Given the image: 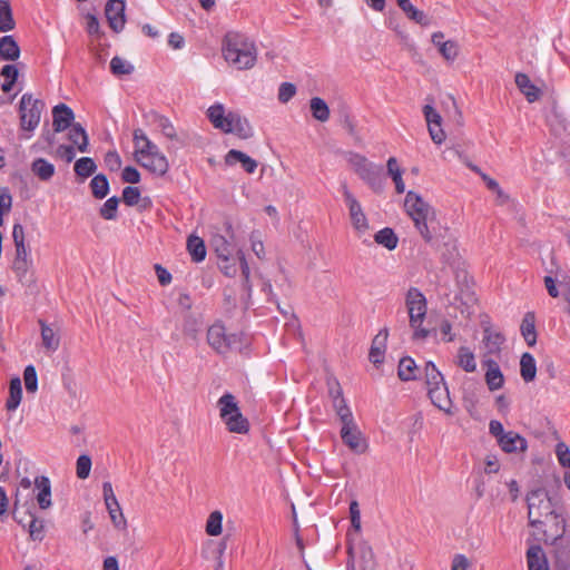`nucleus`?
<instances>
[{
  "instance_id": "f257e3e1",
  "label": "nucleus",
  "mask_w": 570,
  "mask_h": 570,
  "mask_svg": "<svg viewBox=\"0 0 570 570\" xmlns=\"http://www.w3.org/2000/svg\"><path fill=\"white\" fill-rule=\"evenodd\" d=\"M223 55L225 60L238 70L252 68L257 58L254 42L245 35L233 31L227 32L224 38Z\"/></svg>"
},
{
  "instance_id": "f03ea898",
  "label": "nucleus",
  "mask_w": 570,
  "mask_h": 570,
  "mask_svg": "<svg viewBox=\"0 0 570 570\" xmlns=\"http://www.w3.org/2000/svg\"><path fill=\"white\" fill-rule=\"evenodd\" d=\"M207 117L212 125L225 134H235L242 139L253 137V128L249 121L237 111L225 112V107L217 102L207 110Z\"/></svg>"
},
{
  "instance_id": "7ed1b4c3",
  "label": "nucleus",
  "mask_w": 570,
  "mask_h": 570,
  "mask_svg": "<svg viewBox=\"0 0 570 570\" xmlns=\"http://www.w3.org/2000/svg\"><path fill=\"white\" fill-rule=\"evenodd\" d=\"M404 208L406 214L411 217L415 228L426 243L433 240V236L429 229L428 222L434 219V208L425 202L421 195L413 190H409L405 200Z\"/></svg>"
},
{
  "instance_id": "20e7f679",
  "label": "nucleus",
  "mask_w": 570,
  "mask_h": 570,
  "mask_svg": "<svg viewBox=\"0 0 570 570\" xmlns=\"http://www.w3.org/2000/svg\"><path fill=\"white\" fill-rule=\"evenodd\" d=\"M529 524L533 528L548 525V517L559 510L557 500L549 497L546 489L539 488L527 494Z\"/></svg>"
},
{
  "instance_id": "39448f33",
  "label": "nucleus",
  "mask_w": 570,
  "mask_h": 570,
  "mask_svg": "<svg viewBox=\"0 0 570 570\" xmlns=\"http://www.w3.org/2000/svg\"><path fill=\"white\" fill-rule=\"evenodd\" d=\"M345 158L357 176L365 181L374 193L381 194L384 190L385 178L381 165L371 163L365 156L354 151H346Z\"/></svg>"
},
{
  "instance_id": "423d86ee",
  "label": "nucleus",
  "mask_w": 570,
  "mask_h": 570,
  "mask_svg": "<svg viewBox=\"0 0 570 570\" xmlns=\"http://www.w3.org/2000/svg\"><path fill=\"white\" fill-rule=\"evenodd\" d=\"M405 305L410 317V326L414 330L413 340H424L430 331L422 327L426 315V299L422 292L416 287H411L405 296Z\"/></svg>"
},
{
  "instance_id": "0eeeda50",
  "label": "nucleus",
  "mask_w": 570,
  "mask_h": 570,
  "mask_svg": "<svg viewBox=\"0 0 570 570\" xmlns=\"http://www.w3.org/2000/svg\"><path fill=\"white\" fill-rule=\"evenodd\" d=\"M46 105L31 94H23L19 102L20 127L26 131H33L41 119Z\"/></svg>"
},
{
  "instance_id": "6e6552de",
  "label": "nucleus",
  "mask_w": 570,
  "mask_h": 570,
  "mask_svg": "<svg viewBox=\"0 0 570 570\" xmlns=\"http://www.w3.org/2000/svg\"><path fill=\"white\" fill-rule=\"evenodd\" d=\"M224 227L226 235H214L212 238V247L214 248L217 257L223 263H228L235 250L234 244L232 242L234 238V232L232 223L228 220L224 223Z\"/></svg>"
},
{
  "instance_id": "1a4fd4ad",
  "label": "nucleus",
  "mask_w": 570,
  "mask_h": 570,
  "mask_svg": "<svg viewBox=\"0 0 570 570\" xmlns=\"http://www.w3.org/2000/svg\"><path fill=\"white\" fill-rule=\"evenodd\" d=\"M544 521L548 522V525H541L540 528H535L537 530L542 531L544 542L548 544L550 541L563 540V537H566L567 522L562 511H556Z\"/></svg>"
},
{
  "instance_id": "9d476101",
  "label": "nucleus",
  "mask_w": 570,
  "mask_h": 570,
  "mask_svg": "<svg viewBox=\"0 0 570 570\" xmlns=\"http://www.w3.org/2000/svg\"><path fill=\"white\" fill-rule=\"evenodd\" d=\"M343 196L348 207L350 218L353 227L358 233H365L368 229L367 218L362 209L360 202L353 196L346 185H343Z\"/></svg>"
},
{
  "instance_id": "9b49d317",
  "label": "nucleus",
  "mask_w": 570,
  "mask_h": 570,
  "mask_svg": "<svg viewBox=\"0 0 570 570\" xmlns=\"http://www.w3.org/2000/svg\"><path fill=\"white\" fill-rule=\"evenodd\" d=\"M125 0H108L106 3L105 14L109 27L115 32H120L125 27Z\"/></svg>"
},
{
  "instance_id": "f8f14e48",
  "label": "nucleus",
  "mask_w": 570,
  "mask_h": 570,
  "mask_svg": "<svg viewBox=\"0 0 570 570\" xmlns=\"http://www.w3.org/2000/svg\"><path fill=\"white\" fill-rule=\"evenodd\" d=\"M341 439L343 443L355 453H364L367 449L366 441L362 436V433L357 429L355 422L350 425L342 426Z\"/></svg>"
},
{
  "instance_id": "ddd939ff",
  "label": "nucleus",
  "mask_w": 570,
  "mask_h": 570,
  "mask_svg": "<svg viewBox=\"0 0 570 570\" xmlns=\"http://www.w3.org/2000/svg\"><path fill=\"white\" fill-rule=\"evenodd\" d=\"M428 396L432 404L439 410L445 412L449 415L453 414L452 400L450 397L449 389L445 382L440 385H434L428 389Z\"/></svg>"
},
{
  "instance_id": "4468645a",
  "label": "nucleus",
  "mask_w": 570,
  "mask_h": 570,
  "mask_svg": "<svg viewBox=\"0 0 570 570\" xmlns=\"http://www.w3.org/2000/svg\"><path fill=\"white\" fill-rule=\"evenodd\" d=\"M53 132H62L75 124V112L66 104H58L52 108Z\"/></svg>"
},
{
  "instance_id": "2eb2a0df",
  "label": "nucleus",
  "mask_w": 570,
  "mask_h": 570,
  "mask_svg": "<svg viewBox=\"0 0 570 570\" xmlns=\"http://www.w3.org/2000/svg\"><path fill=\"white\" fill-rule=\"evenodd\" d=\"M548 544L553 547L556 564L559 570L570 568V535L563 537V540L550 541Z\"/></svg>"
},
{
  "instance_id": "dca6fc26",
  "label": "nucleus",
  "mask_w": 570,
  "mask_h": 570,
  "mask_svg": "<svg viewBox=\"0 0 570 570\" xmlns=\"http://www.w3.org/2000/svg\"><path fill=\"white\" fill-rule=\"evenodd\" d=\"M498 444L505 453L525 452L528 449L527 440L514 431H508L500 438Z\"/></svg>"
},
{
  "instance_id": "f3484780",
  "label": "nucleus",
  "mask_w": 570,
  "mask_h": 570,
  "mask_svg": "<svg viewBox=\"0 0 570 570\" xmlns=\"http://www.w3.org/2000/svg\"><path fill=\"white\" fill-rule=\"evenodd\" d=\"M389 336V330L382 328L377 335L373 338L372 345L368 353L370 361L377 366L383 363V356L386 350V341Z\"/></svg>"
},
{
  "instance_id": "a211bd4d",
  "label": "nucleus",
  "mask_w": 570,
  "mask_h": 570,
  "mask_svg": "<svg viewBox=\"0 0 570 570\" xmlns=\"http://www.w3.org/2000/svg\"><path fill=\"white\" fill-rule=\"evenodd\" d=\"M518 89L524 95L529 102H534L541 97V89L537 87L527 73L517 72L514 77Z\"/></svg>"
},
{
  "instance_id": "6ab92c4d",
  "label": "nucleus",
  "mask_w": 570,
  "mask_h": 570,
  "mask_svg": "<svg viewBox=\"0 0 570 570\" xmlns=\"http://www.w3.org/2000/svg\"><path fill=\"white\" fill-rule=\"evenodd\" d=\"M207 342L216 352L226 353V330L222 323H215L208 328Z\"/></svg>"
},
{
  "instance_id": "aec40b11",
  "label": "nucleus",
  "mask_w": 570,
  "mask_h": 570,
  "mask_svg": "<svg viewBox=\"0 0 570 570\" xmlns=\"http://www.w3.org/2000/svg\"><path fill=\"white\" fill-rule=\"evenodd\" d=\"M483 364L487 366L484 379L489 390L501 389L504 384V377L498 363L493 360H485Z\"/></svg>"
},
{
  "instance_id": "412c9836",
  "label": "nucleus",
  "mask_w": 570,
  "mask_h": 570,
  "mask_svg": "<svg viewBox=\"0 0 570 570\" xmlns=\"http://www.w3.org/2000/svg\"><path fill=\"white\" fill-rule=\"evenodd\" d=\"M12 239L14 244V258H31V249L26 244L24 228L16 223L12 227Z\"/></svg>"
},
{
  "instance_id": "4be33fe9",
  "label": "nucleus",
  "mask_w": 570,
  "mask_h": 570,
  "mask_svg": "<svg viewBox=\"0 0 570 570\" xmlns=\"http://www.w3.org/2000/svg\"><path fill=\"white\" fill-rule=\"evenodd\" d=\"M225 163L228 166H233L236 163H240L243 169L247 174H253L257 168V161L255 159L250 158L248 155L237 149H230L226 154Z\"/></svg>"
},
{
  "instance_id": "5701e85b",
  "label": "nucleus",
  "mask_w": 570,
  "mask_h": 570,
  "mask_svg": "<svg viewBox=\"0 0 570 570\" xmlns=\"http://www.w3.org/2000/svg\"><path fill=\"white\" fill-rule=\"evenodd\" d=\"M68 139L79 151H88L89 138L81 124L75 122L69 127Z\"/></svg>"
},
{
  "instance_id": "b1692460",
  "label": "nucleus",
  "mask_w": 570,
  "mask_h": 570,
  "mask_svg": "<svg viewBox=\"0 0 570 570\" xmlns=\"http://www.w3.org/2000/svg\"><path fill=\"white\" fill-rule=\"evenodd\" d=\"M139 164L149 171H151L153 174L158 176H164L169 168L167 158L160 151L155 154L154 156L145 158L144 161L140 160Z\"/></svg>"
},
{
  "instance_id": "393cba45",
  "label": "nucleus",
  "mask_w": 570,
  "mask_h": 570,
  "mask_svg": "<svg viewBox=\"0 0 570 570\" xmlns=\"http://www.w3.org/2000/svg\"><path fill=\"white\" fill-rule=\"evenodd\" d=\"M230 433L246 434L249 431V422L242 414L240 410L222 419Z\"/></svg>"
},
{
  "instance_id": "a878e982",
  "label": "nucleus",
  "mask_w": 570,
  "mask_h": 570,
  "mask_svg": "<svg viewBox=\"0 0 570 570\" xmlns=\"http://www.w3.org/2000/svg\"><path fill=\"white\" fill-rule=\"evenodd\" d=\"M36 488L39 490L37 501L40 509H48L51 507V485L50 480L45 476H38L35 481Z\"/></svg>"
},
{
  "instance_id": "bb28decb",
  "label": "nucleus",
  "mask_w": 570,
  "mask_h": 570,
  "mask_svg": "<svg viewBox=\"0 0 570 570\" xmlns=\"http://www.w3.org/2000/svg\"><path fill=\"white\" fill-rule=\"evenodd\" d=\"M397 376L401 381H414L419 379V367L411 356H404L400 360L397 366Z\"/></svg>"
},
{
  "instance_id": "cd10ccee",
  "label": "nucleus",
  "mask_w": 570,
  "mask_h": 570,
  "mask_svg": "<svg viewBox=\"0 0 570 570\" xmlns=\"http://www.w3.org/2000/svg\"><path fill=\"white\" fill-rule=\"evenodd\" d=\"M0 57L8 61H16L20 57V47L12 36L0 38Z\"/></svg>"
},
{
  "instance_id": "c85d7f7f",
  "label": "nucleus",
  "mask_w": 570,
  "mask_h": 570,
  "mask_svg": "<svg viewBox=\"0 0 570 570\" xmlns=\"http://www.w3.org/2000/svg\"><path fill=\"white\" fill-rule=\"evenodd\" d=\"M521 334L529 346H533L537 343V331H535V315L533 312H528L523 316L521 326Z\"/></svg>"
},
{
  "instance_id": "c756f323",
  "label": "nucleus",
  "mask_w": 570,
  "mask_h": 570,
  "mask_svg": "<svg viewBox=\"0 0 570 570\" xmlns=\"http://www.w3.org/2000/svg\"><path fill=\"white\" fill-rule=\"evenodd\" d=\"M529 570H548V562L540 546H532L527 551Z\"/></svg>"
},
{
  "instance_id": "7c9ffc66",
  "label": "nucleus",
  "mask_w": 570,
  "mask_h": 570,
  "mask_svg": "<svg viewBox=\"0 0 570 570\" xmlns=\"http://www.w3.org/2000/svg\"><path fill=\"white\" fill-rule=\"evenodd\" d=\"M520 375L525 383L534 381L537 375V364L532 354L525 352L520 358Z\"/></svg>"
},
{
  "instance_id": "2f4dec72",
  "label": "nucleus",
  "mask_w": 570,
  "mask_h": 570,
  "mask_svg": "<svg viewBox=\"0 0 570 570\" xmlns=\"http://www.w3.org/2000/svg\"><path fill=\"white\" fill-rule=\"evenodd\" d=\"M31 171L43 181H48L55 175V166L45 158H36L31 164Z\"/></svg>"
},
{
  "instance_id": "473e14b6",
  "label": "nucleus",
  "mask_w": 570,
  "mask_h": 570,
  "mask_svg": "<svg viewBox=\"0 0 570 570\" xmlns=\"http://www.w3.org/2000/svg\"><path fill=\"white\" fill-rule=\"evenodd\" d=\"M21 397H22L21 381L17 376V377L11 379V381H10L9 397L7 399V402H6L7 410L14 411L20 404Z\"/></svg>"
},
{
  "instance_id": "72a5a7b5",
  "label": "nucleus",
  "mask_w": 570,
  "mask_h": 570,
  "mask_svg": "<svg viewBox=\"0 0 570 570\" xmlns=\"http://www.w3.org/2000/svg\"><path fill=\"white\" fill-rule=\"evenodd\" d=\"M455 364L459 367H461L462 370H464L465 372H469V373L474 372L475 368H476V363H475L474 354L466 346H461L458 350V355H456Z\"/></svg>"
},
{
  "instance_id": "f704fd0d",
  "label": "nucleus",
  "mask_w": 570,
  "mask_h": 570,
  "mask_svg": "<svg viewBox=\"0 0 570 570\" xmlns=\"http://www.w3.org/2000/svg\"><path fill=\"white\" fill-rule=\"evenodd\" d=\"M187 249L191 259L196 263L203 262L206 257V246L204 240L195 235H190L187 239Z\"/></svg>"
},
{
  "instance_id": "c9c22d12",
  "label": "nucleus",
  "mask_w": 570,
  "mask_h": 570,
  "mask_svg": "<svg viewBox=\"0 0 570 570\" xmlns=\"http://www.w3.org/2000/svg\"><path fill=\"white\" fill-rule=\"evenodd\" d=\"M483 342L489 353H498L504 342V336L500 332L492 331L490 326H485Z\"/></svg>"
},
{
  "instance_id": "e433bc0d",
  "label": "nucleus",
  "mask_w": 570,
  "mask_h": 570,
  "mask_svg": "<svg viewBox=\"0 0 570 570\" xmlns=\"http://www.w3.org/2000/svg\"><path fill=\"white\" fill-rule=\"evenodd\" d=\"M39 324L41 327L42 345L48 351H57L60 343L59 337L56 335L55 331L49 325H47L42 320H39Z\"/></svg>"
},
{
  "instance_id": "4c0bfd02",
  "label": "nucleus",
  "mask_w": 570,
  "mask_h": 570,
  "mask_svg": "<svg viewBox=\"0 0 570 570\" xmlns=\"http://www.w3.org/2000/svg\"><path fill=\"white\" fill-rule=\"evenodd\" d=\"M217 407L219 409L220 419L239 411L236 397L232 393H225L220 396L217 401Z\"/></svg>"
},
{
  "instance_id": "58836bf2",
  "label": "nucleus",
  "mask_w": 570,
  "mask_h": 570,
  "mask_svg": "<svg viewBox=\"0 0 570 570\" xmlns=\"http://www.w3.org/2000/svg\"><path fill=\"white\" fill-rule=\"evenodd\" d=\"M374 240L379 244L387 248L389 250H393L396 248L399 238L394 230L390 227H385L379 230L374 235Z\"/></svg>"
},
{
  "instance_id": "ea45409f",
  "label": "nucleus",
  "mask_w": 570,
  "mask_h": 570,
  "mask_svg": "<svg viewBox=\"0 0 570 570\" xmlns=\"http://www.w3.org/2000/svg\"><path fill=\"white\" fill-rule=\"evenodd\" d=\"M14 26L10 3L7 0H0V32H8L14 29Z\"/></svg>"
},
{
  "instance_id": "a19ab883",
  "label": "nucleus",
  "mask_w": 570,
  "mask_h": 570,
  "mask_svg": "<svg viewBox=\"0 0 570 570\" xmlns=\"http://www.w3.org/2000/svg\"><path fill=\"white\" fill-rule=\"evenodd\" d=\"M92 196L97 199L105 198L109 193V181L104 174L96 175L90 181Z\"/></svg>"
},
{
  "instance_id": "79ce46f5",
  "label": "nucleus",
  "mask_w": 570,
  "mask_h": 570,
  "mask_svg": "<svg viewBox=\"0 0 570 570\" xmlns=\"http://www.w3.org/2000/svg\"><path fill=\"white\" fill-rule=\"evenodd\" d=\"M313 117L318 121H326L330 118V108L324 99L314 97L309 101Z\"/></svg>"
},
{
  "instance_id": "37998d69",
  "label": "nucleus",
  "mask_w": 570,
  "mask_h": 570,
  "mask_svg": "<svg viewBox=\"0 0 570 570\" xmlns=\"http://www.w3.org/2000/svg\"><path fill=\"white\" fill-rule=\"evenodd\" d=\"M425 384L429 387L440 385L445 382L443 374L438 370L432 361H428L424 366Z\"/></svg>"
},
{
  "instance_id": "c03bdc74",
  "label": "nucleus",
  "mask_w": 570,
  "mask_h": 570,
  "mask_svg": "<svg viewBox=\"0 0 570 570\" xmlns=\"http://www.w3.org/2000/svg\"><path fill=\"white\" fill-rule=\"evenodd\" d=\"M32 266L31 258H13L12 271L20 283L28 282V273Z\"/></svg>"
},
{
  "instance_id": "a18cd8bd",
  "label": "nucleus",
  "mask_w": 570,
  "mask_h": 570,
  "mask_svg": "<svg viewBox=\"0 0 570 570\" xmlns=\"http://www.w3.org/2000/svg\"><path fill=\"white\" fill-rule=\"evenodd\" d=\"M405 16L421 26H429L431 23L430 18L421 10L416 9L410 0L403 7H400Z\"/></svg>"
},
{
  "instance_id": "49530a36",
  "label": "nucleus",
  "mask_w": 570,
  "mask_h": 570,
  "mask_svg": "<svg viewBox=\"0 0 570 570\" xmlns=\"http://www.w3.org/2000/svg\"><path fill=\"white\" fill-rule=\"evenodd\" d=\"M73 169L78 176L87 178L96 171L97 165L92 158L81 157L75 163Z\"/></svg>"
},
{
  "instance_id": "de8ad7c7",
  "label": "nucleus",
  "mask_w": 570,
  "mask_h": 570,
  "mask_svg": "<svg viewBox=\"0 0 570 570\" xmlns=\"http://www.w3.org/2000/svg\"><path fill=\"white\" fill-rule=\"evenodd\" d=\"M362 570H375V556L373 549L367 543H361L358 547Z\"/></svg>"
},
{
  "instance_id": "09e8293b",
  "label": "nucleus",
  "mask_w": 570,
  "mask_h": 570,
  "mask_svg": "<svg viewBox=\"0 0 570 570\" xmlns=\"http://www.w3.org/2000/svg\"><path fill=\"white\" fill-rule=\"evenodd\" d=\"M153 118H154V122L160 128V130L165 137H167L168 139H171V140L177 139L176 129H175L174 125L171 124V121L167 117L154 112Z\"/></svg>"
},
{
  "instance_id": "8fccbe9b",
  "label": "nucleus",
  "mask_w": 570,
  "mask_h": 570,
  "mask_svg": "<svg viewBox=\"0 0 570 570\" xmlns=\"http://www.w3.org/2000/svg\"><path fill=\"white\" fill-rule=\"evenodd\" d=\"M134 66L125 59L116 56L110 61V71L114 76H127L134 72Z\"/></svg>"
},
{
  "instance_id": "3c124183",
  "label": "nucleus",
  "mask_w": 570,
  "mask_h": 570,
  "mask_svg": "<svg viewBox=\"0 0 570 570\" xmlns=\"http://www.w3.org/2000/svg\"><path fill=\"white\" fill-rule=\"evenodd\" d=\"M202 330V321L193 314H187L184 317L183 332L187 336L195 340Z\"/></svg>"
},
{
  "instance_id": "603ef678",
  "label": "nucleus",
  "mask_w": 570,
  "mask_h": 570,
  "mask_svg": "<svg viewBox=\"0 0 570 570\" xmlns=\"http://www.w3.org/2000/svg\"><path fill=\"white\" fill-rule=\"evenodd\" d=\"M119 202L120 199L117 196L108 198L99 209L100 216L107 220L116 219Z\"/></svg>"
},
{
  "instance_id": "864d4df0",
  "label": "nucleus",
  "mask_w": 570,
  "mask_h": 570,
  "mask_svg": "<svg viewBox=\"0 0 570 570\" xmlns=\"http://www.w3.org/2000/svg\"><path fill=\"white\" fill-rule=\"evenodd\" d=\"M223 514L220 511H214L209 514L206 522V533L212 537L222 533Z\"/></svg>"
},
{
  "instance_id": "5fc2aeb1",
  "label": "nucleus",
  "mask_w": 570,
  "mask_h": 570,
  "mask_svg": "<svg viewBox=\"0 0 570 570\" xmlns=\"http://www.w3.org/2000/svg\"><path fill=\"white\" fill-rule=\"evenodd\" d=\"M333 407L335 409L336 414L338 415L342 426L350 425L354 423V419L352 415V412L350 407L347 406L345 400H338V402H335L333 404Z\"/></svg>"
},
{
  "instance_id": "6e6d98bb",
  "label": "nucleus",
  "mask_w": 570,
  "mask_h": 570,
  "mask_svg": "<svg viewBox=\"0 0 570 570\" xmlns=\"http://www.w3.org/2000/svg\"><path fill=\"white\" fill-rule=\"evenodd\" d=\"M157 153H159V148L150 139H146V141L140 145V148L135 149V156L138 163H140L141 158L145 159Z\"/></svg>"
},
{
  "instance_id": "4d7b16f0",
  "label": "nucleus",
  "mask_w": 570,
  "mask_h": 570,
  "mask_svg": "<svg viewBox=\"0 0 570 570\" xmlns=\"http://www.w3.org/2000/svg\"><path fill=\"white\" fill-rule=\"evenodd\" d=\"M90 470H91V459L89 455L87 454H81L78 459H77V464H76V473H77V476L81 480H85L89 476L90 474Z\"/></svg>"
},
{
  "instance_id": "13d9d810",
  "label": "nucleus",
  "mask_w": 570,
  "mask_h": 570,
  "mask_svg": "<svg viewBox=\"0 0 570 570\" xmlns=\"http://www.w3.org/2000/svg\"><path fill=\"white\" fill-rule=\"evenodd\" d=\"M23 380L26 390L30 393H35L38 389V377L33 365H28L24 368Z\"/></svg>"
},
{
  "instance_id": "bf43d9fd",
  "label": "nucleus",
  "mask_w": 570,
  "mask_h": 570,
  "mask_svg": "<svg viewBox=\"0 0 570 570\" xmlns=\"http://www.w3.org/2000/svg\"><path fill=\"white\" fill-rule=\"evenodd\" d=\"M439 51L446 60L452 61L458 57L459 46L455 41L448 40L444 43H442Z\"/></svg>"
},
{
  "instance_id": "052dcab7",
  "label": "nucleus",
  "mask_w": 570,
  "mask_h": 570,
  "mask_svg": "<svg viewBox=\"0 0 570 570\" xmlns=\"http://www.w3.org/2000/svg\"><path fill=\"white\" fill-rule=\"evenodd\" d=\"M12 207V197L8 188H3L0 194V227L3 225V215L8 214Z\"/></svg>"
},
{
  "instance_id": "680f3d73",
  "label": "nucleus",
  "mask_w": 570,
  "mask_h": 570,
  "mask_svg": "<svg viewBox=\"0 0 570 570\" xmlns=\"http://www.w3.org/2000/svg\"><path fill=\"white\" fill-rule=\"evenodd\" d=\"M140 198V190L137 187L127 186L122 190V202L127 206H135L138 204Z\"/></svg>"
},
{
  "instance_id": "e2e57ef3",
  "label": "nucleus",
  "mask_w": 570,
  "mask_h": 570,
  "mask_svg": "<svg viewBox=\"0 0 570 570\" xmlns=\"http://www.w3.org/2000/svg\"><path fill=\"white\" fill-rule=\"evenodd\" d=\"M31 520L28 530L32 540H42L43 538V521L30 515Z\"/></svg>"
},
{
  "instance_id": "0e129e2a",
  "label": "nucleus",
  "mask_w": 570,
  "mask_h": 570,
  "mask_svg": "<svg viewBox=\"0 0 570 570\" xmlns=\"http://www.w3.org/2000/svg\"><path fill=\"white\" fill-rule=\"evenodd\" d=\"M556 454L560 465L570 468V449L566 443L559 442L556 445Z\"/></svg>"
},
{
  "instance_id": "69168bd1",
  "label": "nucleus",
  "mask_w": 570,
  "mask_h": 570,
  "mask_svg": "<svg viewBox=\"0 0 570 570\" xmlns=\"http://www.w3.org/2000/svg\"><path fill=\"white\" fill-rule=\"evenodd\" d=\"M327 389L328 395L332 399L333 404L335 402H338V400H344L342 387L335 377L327 379Z\"/></svg>"
},
{
  "instance_id": "338daca9",
  "label": "nucleus",
  "mask_w": 570,
  "mask_h": 570,
  "mask_svg": "<svg viewBox=\"0 0 570 570\" xmlns=\"http://www.w3.org/2000/svg\"><path fill=\"white\" fill-rule=\"evenodd\" d=\"M296 94V87L291 82H283L278 89V100L281 102L289 101Z\"/></svg>"
},
{
  "instance_id": "774afa93",
  "label": "nucleus",
  "mask_w": 570,
  "mask_h": 570,
  "mask_svg": "<svg viewBox=\"0 0 570 570\" xmlns=\"http://www.w3.org/2000/svg\"><path fill=\"white\" fill-rule=\"evenodd\" d=\"M56 156L66 163H71L76 157L75 147L72 145H59L56 149Z\"/></svg>"
}]
</instances>
